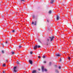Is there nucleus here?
<instances>
[{"label": "nucleus", "mask_w": 73, "mask_h": 73, "mask_svg": "<svg viewBox=\"0 0 73 73\" xmlns=\"http://www.w3.org/2000/svg\"><path fill=\"white\" fill-rule=\"evenodd\" d=\"M17 67H14L13 68V72L16 73L17 72Z\"/></svg>", "instance_id": "nucleus-1"}, {"label": "nucleus", "mask_w": 73, "mask_h": 73, "mask_svg": "<svg viewBox=\"0 0 73 73\" xmlns=\"http://www.w3.org/2000/svg\"><path fill=\"white\" fill-rule=\"evenodd\" d=\"M42 70L43 72H44V71H45V72H46L47 70L46 69L44 68L43 66H42Z\"/></svg>", "instance_id": "nucleus-2"}, {"label": "nucleus", "mask_w": 73, "mask_h": 73, "mask_svg": "<svg viewBox=\"0 0 73 73\" xmlns=\"http://www.w3.org/2000/svg\"><path fill=\"white\" fill-rule=\"evenodd\" d=\"M49 38H50V41H52L53 40V39L54 38V36H52V37H49Z\"/></svg>", "instance_id": "nucleus-3"}, {"label": "nucleus", "mask_w": 73, "mask_h": 73, "mask_svg": "<svg viewBox=\"0 0 73 73\" xmlns=\"http://www.w3.org/2000/svg\"><path fill=\"white\" fill-rule=\"evenodd\" d=\"M32 24L33 25L34 24L35 25H36V21H35L34 23V22H32Z\"/></svg>", "instance_id": "nucleus-4"}, {"label": "nucleus", "mask_w": 73, "mask_h": 73, "mask_svg": "<svg viewBox=\"0 0 73 73\" xmlns=\"http://www.w3.org/2000/svg\"><path fill=\"white\" fill-rule=\"evenodd\" d=\"M37 45H36L34 47V49H37Z\"/></svg>", "instance_id": "nucleus-5"}, {"label": "nucleus", "mask_w": 73, "mask_h": 73, "mask_svg": "<svg viewBox=\"0 0 73 73\" xmlns=\"http://www.w3.org/2000/svg\"><path fill=\"white\" fill-rule=\"evenodd\" d=\"M29 62L30 64H32V61L31 60H29Z\"/></svg>", "instance_id": "nucleus-6"}, {"label": "nucleus", "mask_w": 73, "mask_h": 73, "mask_svg": "<svg viewBox=\"0 0 73 73\" xmlns=\"http://www.w3.org/2000/svg\"><path fill=\"white\" fill-rule=\"evenodd\" d=\"M59 19V17H58V15H56V19L57 20H58Z\"/></svg>", "instance_id": "nucleus-7"}, {"label": "nucleus", "mask_w": 73, "mask_h": 73, "mask_svg": "<svg viewBox=\"0 0 73 73\" xmlns=\"http://www.w3.org/2000/svg\"><path fill=\"white\" fill-rule=\"evenodd\" d=\"M56 56H57V57H60V54H56Z\"/></svg>", "instance_id": "nucleus-8"}, {"label": "nucleus", "mask_w": 73, "mask_h": 73, "mask_svg": "<svg viewBox=\"0 0 73 73\" xmlns=\"http://www.w3.org/2000/svg\"><path fill=\"white\" fill-rule=\"evenodd\" d=\"M53 2H54V1L53 0H52L51 1L50 3L51 4H53Z\"/></svg>", "instance_id": "nucleus-9"}, {"label": "nucleus", "mask_w": 73, "mask_h": 73, "mask_svg": "<svg viewBox=\"0 0 73 73\" xmlns=\"http://www.w3.org/2000/svg\"><path fill=\"white\" fill-rule=\"evenodd\" d=\"M36 72V70H33L32 72V73H35Z\"/></svg>", "instance_id": "nucleus-10"}, {"label": "nucleus", "mask_w": 73, "mask_h": 73, "mask_svg": "<svg viewBox=\"0 0 73 73\" xmlns=\"http://www.w3.org/2000/svg\"><path fill=\"white\" fill-rule=\"evenodd\" d=\"M51 12H52V11H49V12H48V13H49L50 14V13H51Z\"/></svg>", "instance_id": "nucleus-11"}, {"label": "nucleus", "mask_w": 73, "mask_h": 73, "mask_svg": "<svg viewBox=\"0 0 73 73\" xmlns=\"http://www.w3.org/2000/svg\"><path fill=\"white\" fill-rule=\"evenodd\" d=\"M5 44H8V41H7V40H6V42H5Z\"/></svg>", "instance_id": "nucleus-12"}, {"label": "nucleus", "mask_w": 73, "mask_h": 73, "mask_svg": "<svg viewBox=\"0 0 73 73\" xmlns=\"http://www.w3.org/2000/svg\"><path fill=\"white\" fill-rule=\"evenodd\" d=\"M68 60H70V57L68 56Z\"/></svg>", "instance_id": "nucleus-13"}, {"label": "nucleus", "mask_w": 73, "mask_h": 73, "mask_svg": "<svg viewBox=\"0 0 73 73\" xmlns=\"http://www.w3.org/2000/svg\"><path fill=\"white\" fill-rule=\"evenodd\" d=\"M3 66L4 67L5 66V64H3Z\"/></svg>", "instance_id": "nucleus-14"}, {"label": "nucleus", "mask_w": 73, "mask_h": 73, "mask_svg": "<svg viewBox=\"0 0 73 73\" xmlns=\"http://www.w3.org/2000/svg\"><path fill=\"white\" fill-rule=\"evenodd\" d=\"M42 57L43 58H45V56H42Z\"/></svg>", "instance_id": "nucleus-15"}, {"label": "nucleus", "mask_w": 73, "mask_h": 73, "mask_svg": "<svg viewBox=\"0 0 73 73\" xmlns=\"http://www.w3.org/2000/svg\"><path fill=\"white\" fill-rule=\"evenodd\" d=\"M17 64H19V62L18 61H17Z\"/></svg>", "instance_id": "nucleus-16"}, {"label": "nucleus", "mask_w": 73, "mask_h": 73, "mask_svg": "<svg viewBox=\"0 0 73 73\" xmlns=\"http://www.w3.org/2000/svg\"><path fill=\"white\" fill-rule=\"evenodd\" d=\"M3 73H5V71H3L2 72Z\"/></svg>", "instance_id": "nucleus-17"}, {"label": "nucleus", "mask_w": 73, "mask_h": 73, "mask_svg": "<svg viewBox=\"0 0 73 73\" xmlns=\"http://www.w3.org/2000/svg\"><path fill=\"white\" fill-rule=\"evenodd\" d=\"M35 17V15H33V19H34Z\"/></svg>", "instance_id": "nucleus-18"}, {"label": "nucleus", "mask_w": 73, "mask_h": 73, "mask_svg": "<svg viewBox=\"0 0 73 73\" xmlns=\"http://www.w3.org/2000/svg\"><path fill=\"white\" fill-rule=\"evenodd\" d=\"M1 45H3V48H4V44H3V43H2Z\"/></svg>", "instance_id": "nucleus-19"}, {"label": "nucleus", "mask_w": 73, "mask_h": 73, "mask_svg": "<svg viewBox=\"0 0 73 73\" xmlns=\"http://www.w3.org/2000/svg\"><path fill=\"white\" fill-rule=\"evenodd\" d=\"M11 53L12 54H14V53H15L14 52H12Z\"/></svg>", "instance_id": "nucleus-20"}, {"label": "nucleus", "mask_w": 73, "mask_h": 73, "mask_svg": "<svg viewBox=\"0 0 73 73\" xmlns=\"http://www.w3.org/2000/svg\"><path fill=\"white\" fill-rule=\"evenodd\" d=\"M21 47H22L20 45L19 46V48H21Z\"/></svg>", "instance_id": "nucleus-21"}, {"label": "nucleus", "mask_w": 73, "mask_h": 73, "mask_svg": "<svg viewBox=\"0 0 73 73\" xmlns=\"http://www.w3.org/2000/svg\"><path fill=\"white\" fill-rule=\"evenodd\" d=\"M30 54H32L33 53V52H30Z\"/></svg>", "instance_id": "nucleus-22"}, {"label": "nucleus", "mask_w": 73, "mask_h": 73, "mask_svg": "<svg viewBox=\"0 0 73 73\" xmlns=\"http://www.w3.org/2000/svg\"><path fill=\"white\" fill-rule=\"evenodd\" d=\"M37 47H38V48H40V46H37Z\"/></svg>", "instance_id": "nucleus-23"}, {"label": "nucleus", "mask_w": 73, "mask_h": 73, "mask_svg": "<svg viewBox=\"0 0 73 73\" xmlns=\"http://www.w3.org/2000/svg\"><path fill=\"white\" fill-rule=\"evenodd\" d=\"M38 57L39 58H40L41 56H38Z\"/></svg>", "instance_id": "nucleus-24"}, {"label": "nucleus", "mask_w": 73, "mask_h": 73, "mask_svg": "<svg viewBox=\"0 0 73 73\" xmlns=\"http://www.w3.org/2000/svg\"><path fill=\"white\" fill-rule=\"evenodd\" d=\"M47 41H49V39H47Z\"/></svg>", "instance_id": "nucleus-25"}, {"label": "nucleus", "mask_w": 73, "mask_h": 73, "mask_svg": "<svg viewBox=\"0 0 73 73\" xmlns=\"http://www.w3.org/2000/svg\"><path fill=\"white\" fill-rule=\"evenodd\" d=\"M58 68H59V69H61V67L60 66H59L58 67Z\"/></svg>", "instance_id": "nucleus-26"}, {"label": "nucleus", "mask_w": 73, "mask_h": 73, "mask_svg": "<svg viewBox=\"0 0 73 73\" xmlns=\"http://www.w3.org/2000/svg\"><path fill=\"white\" fill-rule=\"evenodd\" d=\"M12 32L13 33H14L15 32V30H13Z\"/></svg>", "instance_id": "nucleus-27"}, {"label": "nucleus", "mask_w": 73, "mask_h": 73, "mask_svg": "<svg viewBox=\"0 0 73 73\" xmlns=\"http://www.w3.org/2000/svg\"><path fill=\"white\" fill-rule=\"evenodd\" d=\"M25 0H21L22 1H24Z\"/></svg>", "instance_id": "nucleus-28"}, {"label": "nucleus", "mask_w": 73, "mask_h": 73, "mask_svg": "<svg viewBox=\"0 0 73 73\" xmlns=\"http://www.w3.org/2000/svg\"><path fill=\"white\" fill-rule=\"evenodd\" d=\"M2 53H4V51H2Z\"/></svg>", "instance_id": "nucleus-29"}, {"label": "nucleus", "mask_w": 73, "mask_h": 73, "mask_svg": "<svg viewBox=\"0 0 73 73\" xmlns=\"http://www.w3.org/2000/svg\"><path fill=\"white\" fill-rule=\"evenodd\" d=\"M46 61H44V63H46Z\"/></svg>", "instance_id": "nucleus-30"}, {"label": "nucleus", "mask_w": 73, "mask_h": 73, "mask_svg": "<svg viewBox=\"0 0 73 73\" xmlns=\"http://www.w3.org/2000/svg\"><path fill=\"white\" fill-rule=\"evenodd\" d=\"M49 64L50 65H51V62H50Z\"/></svg>", "instance_id": "nucleus-31"}, {"label": "nucleus", "mask_w": 73, "mask_h": 73, "mask_svg": "<svg viewBox=\"0 0 73 73\" xmlns=\"http://www.w3.org/2000/svg\"><path fill=\"white\" fill-rule=\"evenodd\" d=\"M6 62H8V60H6Z\"/></svg>", "instance_id": "nucleus-32"}, {"label": "nucleus", "mask_w": 73, "mask_h": 73, "mask_svg": "<svg viewBox=\"0 0 73 73\" xmlns=\"http://www.w3.org/2000/svg\"><path fill=\"white\" fill-rule=\"evenodd\" d=\"M60 61H62V60H61V59H60Z\"/></svg>", "instance_id": "nucleus-33"}, {"label": "nucleus", "mask_w": 73, "mask_h": 73, "mask_svg": "<svg viewBox=\"0 0 73 73\" xmlns=\"http://www.w3.org/2000/svg\"><path fill=\"white\" fill-rule=\"evenodd\" d=\"M38 70H40V69L39 68V69H38Z\"/></svg>", "instance_id": "nucleus-34"}, {"label": "nucleus", "mask_w": 73, "mask_h": 73, "mask_svg": "<svg viewBox=\"0 0 73 73\" xmlns=\"http://www.w3.org/2000/svg\"><path fill=\"white\" fill-rule=\"evenodd\" d=\"M47 22H49V21H48V20H47Z\"/></svg>", "instance_id": "nucleus-35"}, {"label": "nucleus", "mask_w": 73, "mask_h": 73, "mask_svg": "<svg viewBox=\"0 0 73 73\" xmlns=\"http://www.w3.org/2000/svg\"><path fill=\"white\" fill-rule=\"evenodd\" d=\"M46 45H48V44H46Z\"/></svg>", "instance_id": "nucleus-36"}]
</instances>
